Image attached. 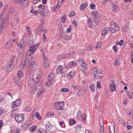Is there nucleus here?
Instances as JSON below:
<instances>
[{"instance_id":"51","label":"nucleus","mask_w":133,"mask_h":133,"mask_svg":"<svg viewBox=\"0 0 133 133\" xmlns=\"http://www.w3.org/2000/svg\"><path fill=\"white\" fill-rule=\"evenodd\" d=\"M59 5L58 4L56 6L54 10V12L58 10V9L59 7Z\"/></svg>"},{"instance_id":"11","label":"nucleus","mask_w":133,"mask_h":133,"mask_svg":"<svg viewBox=\"0 0 133 133\" xmlns=\"http://www.w3.org/2000/svg\"><path fill=\"white\" fill-rule=\"evenodd\" d=\"M53 73H50L49 75L48 76V81L50 85L52 84V80L53 79L54 76Z\"/></svg>"},{"instance_id":"31","label":"nucleus","mask_w":133,"mask_h":133,"mask_svg":"<svg viewBox=\"0 0 133 133\" xmlns=\"http://www.w3.org/2000/svg\"><path fill=\"white\" fill-rule=\"evenodd\" d=\"M76 65V63L74 62V61H72L70 63L69 65H68V68H70L71 67L73 66H75Z\"/></svg>"},{"instance_id":"33","label":"nucleus","mask_w":133,"mask_h":133,"mask_svg":"<svg viewBox=\"0 0 133 133\" xmlns=\"http://www.w3.org/2000/svg\"><path fill=\"white\" fill-rule=\"evenodd\" d=\"M69 91V89L66 88H62L61 90V91L62 92H68Z\"/></svg>"},{"instance_id":"53","label":"nucleus","mask_w":133,"mask_h":133,"mask_svg":"<svg viewBox=\"0 0 133 133\" xmlns=\"http://www.w3.org/2000/svg\"><path fill=\"white\" fill-rule=\"evenodd\" d=\"M78 63H79L81 64L82 63L84 62L82 58H79V59L78 61Z\"/></svg>"},{"instance_id":"43","label":"nucleus","mask_w":133,"mask_h":133,"mask_svg":"<svg viewBox=\"0 0 133 133\" xmlns=\"http://www.w3.org/2000/svg\"><path fill=\"white\" fill-rule=\"evenodd\" d=\"M90 8L91 9H94L95 8V5L93 3H91L90 4Z\"/></svg>"},{"instance_id":"17","label":"nucleus","mask_w":133,"mask_h":133,"mask_svg":"<svg viewBox=\"0 0 133 133\" xmlns=\"http://www.w3.org/2000/svg\"><path fill=\"white\" fill-rule=\"evenodd\" d=\"M110 28L108 26L105 28L102 32V35L108 33L109 31Z\"/></svg>"},{"instance_id":"49","label":"nucleus","mask_w":133,"mask_h":133,"mask_svg":"<svg viewBox=\"0 0 133 133\" xmlns=\"http://www.w3.org/2000/svg\"><path fill=\"white\" fill-rule=\"evenodd\" d=\"M99 18H97V19L94 18V20L95 22L96 25H97L98 23V19H99Z\"/></svg>"},{"instance_id":"22","label":"nucleus","mask_w":133,"mask_h":133,"mask_svg":"<svg viewBox=\"0 0 133 133\" xmlns=\"http://www.w3.org/2000/svg\"><path fill=\"white\" fill-rule=\"evenodd\" d=\"M81 128V125L80 124L76 125L75 127V131L76 132H78L79 131Z\"/></svg>"},{"instance_id":"30","label":"nucleus","mask_w":133,"mask_h":133,"mask_svg":"<svg viewBox=\"0 0 133 133\" xmlns=\"http://www.w3.org/2000/svg\"><path fill=\"white\" fill-rule=\"evenodd\" d=\"M35 116L39 120H41L42 119V117L40 116L39 113L38 112H36L35 114Z\"/></svg>"},{"instance_id":"62","label":"nucleus","mask_w":133,"mask_h":133,"mask_svg":"<svg viewBox=\"0 0 133 133\" xmlns=\"http://www.w3.org/2000/svg\"><path fill=\"white\" fill-rule=\"evenodd\" d=\"M44 66L45 68H47L48 67V64L47 62H45L44 63Z\"/></svg>"},{"instance_id":"40","label":"nucleus","mask_w":133,"mask_h":133,"mask_svg":"<svg viewBox=\"0 0 133 133\" xmlns=\"http://www.w3.org/2000/svg\"><path fill=\"white\" fill-rule=\"evenodd\" d=\"M75 120L73 119H71L70 120L69 123L71 125L74 124L75 123Z\"/></svg>"},{"instance_id":"16","label":"nucleus","mask_w":133,"mask_h":133,"mask_svg":"<svg viewBox=\"0 0 133 133\" xmlns=\"http://www.w3.org/2000/svg\"><path fill=\"white\" fill-rule=\"evenodd\" d=\"M63 69V67L61 65H59L56 69V72L57 74H61L62 72V70Z\"/></svg>"},{"instance_id":"55","label":"nucleus","mask_w":133,"mask_h":133,"mask_svg":"<svg viewBox=\"0 0 133 133\" xmlns=\"http://www.w3.org/2000/svg\"><path fill=\"white\" fill-rule=\"evenodd\" d=\"M113 49L115 52H116L118 50V48L116 45H114L113 47Z\"/></svg>"},{"instance_id":"59","label":"nucleus","mask_w":133,"mask_h":133,"mask_svg":"<svg viewBox=\"0 0 133 133\" xmlns=\"http://www.w3.org/2000/svg\"><path fill=\"white\" fill-rule=\"evenodd\" d=\"M97 88H98L100 89L101 88V86L100 85V83L99 82H97Z\"/></svg>"},{"instance_id":"14","label":"nucleus","mask_w":133,"mask_h":133,"mask_svg":"<svg viewBox=\"0 0 133 133\" xmlns=\"http://www.w3.org/2000/svg\"><path fill=\"white\" fill-rule=\"evenodd\" d=\"M4 23L3 19H0V33H1L3 30V27L4 25L3 24Z\"/></svg>"},{"instance_id":"8","label":"nucleus","mask_w":133,"mask_h":133,"mask_svg":"<svg viewBox=\"0 0 133 133\" xmlns=\"http://www.w3.org/2000/svg\"><path fill=\"white\" fill-rule=\"evenodd\" d=\"M28 85L29 87L31 88L30 91L32 94H33V78H30L28 81Z\"/></svg>"},{"instance_id":"44","label":"nucleus","mask_w":133,"mask_h":133,"mask_svg":"<svg viewBox=\"0 0 133 133\" xmlns=\"http://www.w3.org/2000/svg\"><path fill=\"white\" fill-rule=\"evenodd\" d=\"M21 127L23 129H25L27 127V125L24 123H23L22 124Z\"/></svg>"},{"instance_id":"1","label":"nucleus","mask_w":133,"mask_h":133,"mask_svg":"<svg viewBox=\"0 0 133 133\" xmlns=\"http://www.w3.org/2000/svg\"><path fill=\"white\" fill-rule=\"evenodd\" d=\"M33 56V45H32L29 48V50L26 53L25 56V59H22L20 64L21 66H23L24 68L29 63L27 69V74L30 76L32 74L33 68V62L32 61Z\"/></svg>"},{"instance_id":"18","label":"nucleus","mask_w":133,"mask_h":133,"mask_svg":"<svg viewBox=\"0 0 133 133\" xmlns=\"http://www.w3.org/2000/svg\"><path fill=\"white\" fill-rule=\"evenodd\" d=\"M117 3L115 2L113 5V6L112 7V10L113 11H118L119 10L118 8V6L117 5Z\"/></svg>"},{"instance_id":"13","label":"nucleus","mask_w":133,"mask_h":133,"mask_svg":"<svg viewBox=\"0 0 133 133\" xmlns=\"http://www.w3.org/2000/svg\"><path fill=\"white\" fill-rule=\"evenodd\" d=\"M25 42L24 41L22 40L20 42L17 43V44L19 47L23 49L25 48Z\"/></svg>"},{"instance_id":"15","label":"nucleus","mask_w":133,"mask_h":133,"mask_svg":"<svg viewBox=\"0 0 133 133\" xmlns=\"http://www.w3.org/2000/svg\"><path fill=\"white\" fill-rule=\"evenodd\" d=\"M99 125L100 126V133H104V127L103 121H99Z\"/></svg>"},{"instance_id":"27","label":"nucleus","mask_w":133,"mask_h":133,"mask_svg":"<svg viewBox=\"0 0 133 133\" xmlns=\"http://www.w3.org/2000/svg\"><path fill=\"white\" fill-rule=\"evenodd\" d=\"M74 53L72 52L70 53L65 54L63 55L64 59L69 57V56H72L74 54Z\"/></svg>"},{"instance_id":"12","label":"nucleus","mask_w":133,"mask_h":133,"mask_svg":"<svg viewBox=\"0 0 133 133\" xmlns=\"http://www.w3.org/2000/svg\"><path fill=\"white\" fill-rule=\"evenodd\" d=\"M8 6V5L7 4H5L4 5L3 8L2 9L1 13L0 15V19H3V15H4V13L6 11V9Z\"/></svg>"},{"instance_id":"45","label":"nucleus","mask_w":133,"mask_h":133,"mask_svg":"<svg viewBox=\"0 0 133 133\" xmlns=\"http://www.w3.org/2000/svg\"><path fill=\"white\" fill-rule=\"evenodd\" d=\"M80 65L84 69H87L86 64L84 62Z\"/></svg>"},{"instance_id":"21","label":"nucleus","mask_w":133,"mask_h":133,"mask_svg":"<svg viewBox=\"0 0 133 133\" xmlns=\"http://www.w3.org/2000/svg\"><path fill=\"white\" fill-rule=\"evenodd\" d=\"M77 118L78 120H81L82 119V113L79 111H78L77 112Z\"/></svg>"},{"instance_id":"56","label":"nucleus","mask_w":133,"mask_h":133,"mask_svg":"<svg viewBox=\"0 0 133 133\" xmlns=\"http://www.w3.org/2000/svg\"><path fill=\"white\" fill-rule=\"evenodd\" d=\"M44 24V21L43 20L41 21V23L40 24L39 26L38 27H41V29L42 28V27L43 26V25Z\"/></svg>"},{"instance_id":"20","label":"nucleus","mask_w":133,"mask_h":133,"mask_svg":"<svg viewBox=\"0 0 133 133\" xmlns=\"http://www.w3.org/2000/svg\"><path fill=\"white\" fill-rule=\"evenodd\" d=\"M110 27L111 29H112V28L117 29L116 28L118 27L116 25V24L113 21L111 22Z\"/></svg>"},{"instance_id":"23","label":"nucleus","mask_w":133,"mask_h":133,"mask_svg":"<svg viewBox=\"0 0 133 133\" xmlns=\"http://www.w3.org/2000/svg\"><path fill=\"white\" fill-rule=\"evenodd\" d=\"M32 35L31 37H30L29 38L28 44L29 45H30L33 43V38Z\"/></svg>"},{"instance_id":"32","label":"nucleus","mask_w":133,"mask_h":133,"mask_svg":"<svg viewBox=\"0 0 133 133\" xmlns=\"http://www.w3.org/2000/svg\"><path fill=\"white\" fill-rule=\"evenodd\" d=\"M116 28L117 29L113 28L112 29H111L110 31L113 34L115 32L117 31L119 29V27H117Z\"/></svg>"},{"instance_id":"5","label":"nucleus","mask_w":133,"mask_h":133,"mask_svg":"<svg viewBox=\"0 0 133 133\" xmlns=\"http://www.w3.org/2000/svg\"><path fill=\"white\" fill-rule=\"evenodd\" d=\"M64 104V103L63 102H56L54 104V107L57 110H63Z\"/></svg>"},{"instance_id":"6","label":"nucleus","mask_w":133,"mask_h":133,"mask_svg":"<svg viewBox=\"0 0 133 133\" xmlns=\"http://www.w3.org/2000/svg\"><path fill=\"white\" fill-rule=\"evenodd\" d=\"M92 72L94 74L95 78H94V80L95 81L96 79H97L99 76V74L98 70L97 68H94L92 69Z\"/></svg>"},{"instance_id":"19","label":"nucleus","mask_w":133,"mask_h":133,"mask_svg":"<svg viewBox=\"0 0 133 133\" xmlns=\"http://www.w3.org/2000/svg\"><path fill=\"white\" fill-rule=\"evenodd\" d=\"M115 125L110 126L109 127L110 133H115Z\"/></svg>"},{"instance_id":"37","label":"nucleus","mask_w":133,"mask_h":133,"mask_svg":"<svg viewBox=\"0 0 133 133\" xmlns=\"http://www.w3.org/2000/svg\"><path fill=\"white\" fill-rule=\"evenodd\" d=\"M43 42L44 43L46 42L47 41V39L46 37V35L45 34H44L43 35Z\"/></svg>"},{"instance_id":"25","label":"nucleus","mask_w":133,"mask_h":133,"mask_svg":"<svg viewBox=\"0 0 133 133\" xmlns=\"http://www.w3.org/2000/svg\"><path fill=\"white\" fill-rule=\"evenodd\" d=\"M66 15L65 14L62 16L61 22L63 23H64L65 22L66 20L67 19Z\"/></svg>"},{"instance_id":"2","label":"nucleus","mask_w":133,"mask_h":133,"mask_svg":"<svg viewBox=\"0 0 133 133\" xmlns=\"http://www.w3.org/2000/svg\"><path fill=\"white\" fill-rule=\"evenodd\" d=\"M34 73L37 75L34 80V82L35 83V84H36V86H35V91L36 92L37 91H38L39 89H40V88L41 87V86L38 85L37 84L42 75V71L41 69L39 68L35 70Z\"/></svg>"},{"instance_id":"24","label":"nucleus","mask_w":133,"mask_h":133,"mask_svg":"<svg viewBox=\"0 0 133 133\" xmlns=\"http://www.w3.org/2000/svg\"><path fill=\"white\" fill-rule=\"evenodd\" d=\"M87 3H85L82 4L80 6V9L81 10H84L85 9V8L87 6Z\"/></svg>"},{"instance_id":"42","label":"nucleus","mask_w":133,"mask_h":133,"mask_svg":"<svg viewBox=\"0 0 133 133\" xmlns=\"http://www.w3.org/2000/svg\"><path fill=\"white\" fill-rule=\"evenodd\" d=\"M43 58L44 61V62H47L48 60V59L47 57L45 55L44 53L43 54Z\"/></svg>"},{"instance_id":"60","label":"nucleus","mask_w":133,"mask_h":133,"mask_svg":"<svg viewBox=\"0 0 133 133\" xmlns=\"http://www.w3.org/2000/svg\"><path fill=\"white\" fill-rule=\"evenodd\" d=\"M25 111H27L30 112L31 111L30 108L29 107H27L25 109Z\"/></svg>"},{"instance_id":"39","label":"nucleus","mask_w":133,"mask_h":133,"mask_svg":"<svg viewBox=\"0 0 133 133\" xmlns=\"http://www.w3.org/2000/svg\"><path fill=\"white\" fill-rule=\"evenodd\" d=\"M71 37L70 36L66 35L64 36L63 38L65 40L70 39H71Z\"/></svg>"},{"instance_id":"9","label":"nucleus","mask_w":133,"mask_h":133,"mask_svg":"<svg viewBox=\"0 0 133 133\" xmlns=\"http://www.w3.org/2000/svg\"><path fill=\"white\" fill-rule=\"evenodd\" d=\"M87 23L88 26L90 28H92L93 27L94 20L92 18H88Z\"/></svg>"},{"instance_id":"7","label":"nucleus","mask_w":133,"mask_h":133,"mask_svg":"<svg viewBox=\"0 0 133 133\" xmlns=\"http://www.w3.org/2000/svg\"><path fill=\"white\" fill-rule=\"evenodd\" d=\"M21 99L20 98H18L15 101L13 102L12 104V107L14 108L19 106L21 103Z\"/></svg>"},{"instance_id":"38","label":"nucleus","mask_w":133,"mask_h":133,"mask_svg":"<svg viewBox=\"0 0 133 133\" xmlns=\"http://www.w3.org/2000/svg\"><path fill=\"white\" fill-rule=\"evenodd\" d=\"M59 124L62 128H64L65 127L64 122V121H62V122L59 123Z\"/></svg>"},{"instance_id":"41","label":"nucleus","mask_w":133,"mask_h":133,"mask_svg":"<svg viewBox=\"0 0 133 133\" xmlns=\"http://www.w3.org/2000/svg\"><path fill=\"white\" fill-rule=\"evenodd\" d=\"M75 14V12L74 11H72L69 14V16L70 17L73 16H74Z\"/></svg>"},{"instance_id":"26","label":"nucleus","mask_w":133,"mask_h":133,"mask_svg":"<svg viewBox=\"0 0 133 133\" xmlns=\"http://www.w3.org/2000/svg\"><path fill=\"white\" fill-rule=\"evenodd\" d=\"M17 75L19 78H21L23 76L22 71L21 70L19 71L17 74Z\"/></svg>"},{"instance_id":"10","label":"nucleus","mask_w":133,"mask_h":133,"mask_svg":"<svg viewBox=\"0 0 133 133\" xmlns=\"http://www.w3.org/2000/svg\"><path fill=\"white\" fill-rule=\"evenodd\" d=\"M115 80H112V84H110L109 85L110 88V91L111 92L116 91V88L115 84Z\"/></svg>"},{"instance_id":"35","label":"nucleus","mask_w":133,"mask_h":133,"mask_svg":"<svg viewBox=\"0 0 133 133\" xmlns=\"http://www.w3.org/2000/svg\"><path fill=\"white\" fill-rule=\"evenodd\" d=\"M40 29L41 27H38L36 31V33L37 34L39 35L41 33V31Z\"/></svg>"},{"instance_id":"28","label":"nucleus","mask_w":133,"mask_h":133,"mask_svg":"<svg viewBox=\"0 0 133 133\" xmlns=\"http://www.w3.org/2000/svg\"><path fill=\"white\" fill-rule=\"evenodd\" d=\"M128 29V26L125 25L123 26L122 28V31L125 32H126Z\"/></svg>"},{"instance_id":"61","label":"nucleus","mask_w":133,"mask_h":133,"mask_svg":"<svg viewBox=\"0 0 133 133\" xmlns=\"http://www.w3.org/2000/svg\"><path fill=\"white\" fill-rule=\"evenodd\" d=\"M71 26H69V27L67 29V31L68 33H70V32L71 31Z\"/></svg>"},{"instance_id":"52","label":"nucleus","mask_w":133,"mask_h":133,"mask_svg":"<svg viewBox=\"0 0 133 133\" xmlns=\"http://www.w3.org/2000/svg\"><path fill=\"white\" fill-rule=\"evenodd\" d=\"M18 3L21 5H23L24 3L25 4V2L23 0H19Z\"/></svg>"},{"instance_id":"36","label":"nucleus","mask_w":133,"mask_h":133,"mask_svg":"<svg viewBox=\"0 0 133 133\" xmlns=\"http://www.w3.org/2000/svg\"><path fill=\"white\" fill-rule=\"evenodd\" d=\"M102 43L99 42H97L96 48H101L102 47Z\"/></svg>"},{"instance_id":"48","label":"nucleus","mask_w":133,"mask_h":133,"mask_svg":"<svg viewBox=\"0 0 133 133\" xmlns=\"http://www.w3.org/2000/svg\"><path fill=\"white\" fill-rule=\"evenodd\" d=\"M118 120L119 122L121 124H124V121L121 118H118Z\"/></svg>"},{"instance_id":"57","label":"nucleus","mask_w":133,"mask_h":133,"mask_svg":"<svg viewBox=\"0 0 133 133\" xmlns=\"http://www.w3.org/2000/svg\"><path fill=\"white\" fill-rule=\"evenodd\" d=\"M100 15L98 13H97L96 15H95V16H94V18L97 19V18H99V17L100 16Z\"/></svg>"},{"instance_id":"50","label":"nucleus","mask_w":133,"mask_h":133,"mask_svg":"<svg viewBox=\"0 0 133 133\" xmlns=\"http://www.w3.org/2000/svg\"><path fill=\"white\" fill-rule=\"evenodd\" d=\"M82 121L83 122H85L86 121V116L85 114H84L82 115Z\"/></svg>"},{"instance_id":"4","label":"nucleus","mask_w":133,"mask_h":133,"mask_svg":"<svg viewBox=\"0 0 133 133\" xmlns=\"http://www.w3.org/2000/svg\"><path fill=\"white\" fill-rule=\"evenodd\" d=\"M24 115L23 114H19L15 116V120L18 123L22 122L24 120Z\"/></svg>"},{"instance_id":"3","label":"nucleus","mask_w":133,"mask_h":133,"mask_svg":"<svg viewBox=\"0 0 133 133\" xmlns=\"http://www.w3.org/2000/svg\"><path fill=\"white\" fill-rule=\"evenodd\" d=\"M15 56L13 57L10 60L9 62L7 65L6 70L7 72H9L11 71L15 66V65L16 63L17 59H16L15 61Z\"/></svg>"},{"instance_id":"34","label":"nucleus","mask_w":133,"mask_h":133,"mask_svg":"<svg viewBox=\"0 0 133 133\" xmlns=\"http://www.w3.org/2000/svg\"><path fill=\"white\" fill-rule=\"evenodd\" d=\"M89 88L92 92H94L95 91V86L94 84H93L91 85L89 87Z\"/></svg>"},{"instance_id":"64","label":"nucleus","mask_w":133,"mask_h":133,"mask_svg":"<svg viewBox=\"0 0 133 133\" xmlns=\"http://www.w3.org/2000/svg\"><path fill=\"white\" fill-rule=\"evenodd\" d=\"M9 45V46H11L12 44V39L10 40L7 43Z\"/></svg>"},{"instance_id":"47","label":"nucleus","mask_w":133,"mask_h":133,"mask_svg":"<svg viewBox=\"0 0 133 133\" xmlns=\"http://www.w3.org/2000/svg\"><path fill=\"white\" fill-rule=\"evenodd\" d=\"M75 74V72L74 71H71L69 73V76L71 77H73Z\"/></svg>"},{"instance_id":"63","label":"nucleus","mask_w":133,"mask_h":133,"mask_svg":"<svg viewBox=\"0 0 133 133\" xmlns=\"http://www.w3.org/2000/svg\"><path fill=\"white\" fill-rule=\"evenodd\" d=\"M115 65H116L118 66L120 64V63L118 61H115Z\"/></svg>"},{"instance_id":"54","label":"nucleus","mask_w":133,"mask_h":133,"mask_svg":"<svg viewBox=\"0 0 133 133\" xmlns=\"http://www.w3.org/2000/svg\"><path fill=\"white\" fill-rule=\"evenodd\" d=\"M38 133H47L45 129H43L42 130V131H41L39 130H38Z\"/></svg>"},{"instance_id":"46","label":"nucleus","mask_w":133,"mask_h":133,"mask_svg":"<svg viewBox=\"0 0 133 133\" xmlns=\"http://www.w3.org/2000/svg\"><path fill=\"white\" fill-rule=\"evenodd\" d=\"M38 7L39 9H44L45 8V6L41 4L39 5Z\"/></svg>"},{"instance_id":"29","label":"nucleus","mask_w":133,"mask_h":133,"mask_svg":"<svg viewBox=\"0 0 133 133\" xmlns=\"http://www.w3.org/2000/svg\"><path fill=\"white\" fill-rule=\"evenodd\" d=\"M45 91V90L44 88H42L40 92L38 93L37 95V96L39 97Z\"/></svg>"},{"instance_id":"58","label":"nucleus","mask_w":133,"mask_h":133,"mask_svg":"<svg viewBox=\"0 0 133 133\" xmlns=\"http://www.w3.org/2000/svg\"><path fill=\"white\" fill-rule=\"evenodd\" d=\"M97 13V12L96 10H94L91 12V14L92 15L95 16L96 15Z\"/></svg>"}]
</instances>
